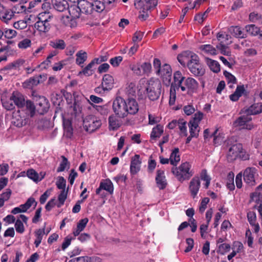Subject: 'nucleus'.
Wrapping results in <instances>:
<instances>
[{
  "instance_id": "f257e3e1",
  "label": "nucleus",
  "mask_w": 262,
  "mask_h": 262,
  "mask_svg": "<svg viewBox=\"0 0 262 262\" xmlns=\"http://www.w3.org/2000/svg\"><path fill=\"white\" fill-rule=\"evenodd\" d=\"M113 108L118 117L123 118L128 114H136L139 111V105L135 99L128 98L125 100L121 97H117L114 100Z\"/></svg>"
},
{
  "instance_id": "f03ea898",
  "label": "nucleus",
  "mask_w": 262,
  "mask_h": 262,
  "mask_svg": "<svg viewBox=\"0 0 262 262\" xmlns=\"http://www.w3.org/2000/svg\"><path fill=\"white\" fill-rule=\"evenodd\" d=\"M191 165L187 162L182 163L178 167H172L171 171L180 182L188 180L193 174L191 170Z\"/></svg>"
},
{
  "instance_id": "7ed1b4c3",
  "label": "nucleus",
  "mask_w": 262,
  "mask_h": 262,
  "mask_svg": "<svg viewBox=\"0 0 262 262\" xmlns=\"http://www.w3.org/2000/svg\"><path fill=\"white\" fill-rule=\"evenodd\" d=\"M161 83L158 79H150L146 83L145 90L149 99L152 101L158 99L161 94Z\"/></svg>"
},
{
  "instance_id": "20e7f679",
  "label": "nucleus",
  "mask_w": 262,
  "mask_h": 262,
  "mask_svg": "<svg viewBox=\"0 0 262 262\" xmlns=\"http://www.w3.org/2000/svg\"><path fill=\"white\" fill-rule=\"evenodd\" d=\"M78 4L81 13L91 14L94 17L98 16V1L90 2L87 0H80Z\"/></svg>"
},
{
  "instance_id": "39448f33",
  "label": "nucleus",
  "mask_w": 262,
  "mask_h": 262,
  "mask_svg": "<svg viewBox=\"0 0 262 262\" xmlns=\"http://www.w3.org/2000/svg\"><path fill=\"white\" fill-rule=\"evenodd\" d=\"M188 68L190 72L195 76H202L205 74V69L200 63L199 58L196 54L191 56Z\"/></svg>"
},
{
  "instance_id": "423d86ee",
  "label": "nucleus",
  "mask_w": 262,
  "mask_h": 262,
  "mask_svg": "<svg viewBox=\"0 0 262 262\" xmlns=\"http://www.w3.org/2000/svg\"><path fill=\"white\" fill-rule=\"evenodd\" d=\"M130 68L138 76H148L151 71V64L149 62H144L142 64L132 65Z\"/></svg>"
},
{
  "instance_id": "0eeeda50",
  "label": "nucleus",
  "mask_w": 262,
  "mask_h": 262,
  "mask_svg": "<svg viewBox=\"0 0 262 262\" xmlns=\"http://www.w3.org/2000/svg\"><path fill=\"white\" fill-rule=\"evenodd\" d=\"M171 73V67L168 64H163L161 68L156 71L157 75L162 78L163 83L166 86H169L170 83Z\"/></svg>"
},
{
  "instance_id": "6e6552de",
  "label": "nucleus",
  "mask_w": 262,
  "mask_h": 262,
  "mask_svg": "<svg viewBox=\"0 0 262 262\" xmlns=\"http://www.w3.org/2000/svg\"><path fill=\"white\" fill-rule=\"evenodd\" d=\"M252 117L246 114L238 117L234 124L235 126H238L241 128L251 130L254 127V125L250 123Z\"/></svg>"
},
{
  "instance_id": "1a4fd4ad",
  "label": "nucleus",
  "mask_w": 262,
  "mask_h": 262,
  "mask_svg": "<svg viewBox=\"0 0 262 262\" xmlns=\"http://www.w3.org/2000/svg\"><path fill=\"white\" fill-rule=\"evenodd\" d=\"M46 15V12L41 13L39 14L38 19L34 25L35 28L39 32L46 33L50 29L49 20L48 18L43 19L42 17Z\"/></svg>"
},
{
  "instance_id": "9d476101",
  "label": "nucleus",
  "mask_w": 262,
  "mask_h": 262,
  "mask_svg": "<svg viewBox=\"0 0 262 262\" xmlns=\"http://www.w3.org/2000/svg\"><path fill=\"white\" fill-rule=\"evenodd\" d=\"M242 149V144L241 143H236L230 146L227 154L228 161L231 162L235 160L238 157Z\"/></svg>"
},
{
  "instance_id": "9b49d317",
  "label": "nucleus",
  "mask_w": 262,
  "mask_h": 262,
  "mask_svg": "<svg viewBox=\"0 0 262 262\" xmlns=\"http://www.w3.org/2000/svg\"><path fill=\"white\" fill-rule=\"evenodd\" d=\"M36 107L38 113L43 115L48 112L50 103L46 97L39 96L36 100Z\"/></svg>"
},
{
  "instance_id": "f8f14e48",
  "label": "nucleus",
  "mask_w": 262,
  "mask_h": 262,
  "mask_svg": "<svg viewBox=\"0 0 262 262\" xmlns=\"http://www.w3.org/2000/svg\"><path fill=\"white\" fill-rule=\"evenodd\" d=\"M226 38L227 40L230 38V36L225 33L221 34L218 33L217 35V38L220 41V43L216 45V48L220 50L222 54L225 55H230V52L228 50V45H226L224 40H222V38Z\"/></svg>"
},
{
  "instance_id": "ddd939ff",
  "label": "nucleus",
  "mask_w": 262,
  "mask_h": 262,
  "mask_svg": "<svg viewBox=\"0 0 262 262\" xmlns=\"http://www.w3.org/2000/svg\"><path fill=\"white\" fill-rule=\"evenodd\" d=\"M256 169L253 167L247 168L243 174L244 182L250 186H253L255 184V175Z\"/></svg>"
},
{
  "instance_id": "4468645a",
  "label": "nucleus",
  "mask_w": 262,
  "mask_h": 262,
  "mask_svg": "<svg viewBox=\"0 0 262 262\" xmlns=\"http://www.w3.org/2000/svg\"><path fill=\"white\" fill-rule=\"evenodd\" d=\"M73 95L75 100L73 106H72L73 109L72 115L74 116V117L77 118L78 120H81L85 123V120L83 119V116L81 115L82 107L77 99L78 95L76 93H74Z\"/></svg>"
},
{
  "instance_id": "2eb2a0df",
  "label": "nucleus",
  "mask_w": 262,
  "mask_h": 262,
  "mask_svg": "<svg viewBox=\"0 0 262 262\" xmlns=\"http://www.w3.org/2000/svg\"><path fill=\"white\" fill-rule=\"evenodd\" d=\"M141 163L139 155H135L132 158L130 165V172L132 175H135L140 171Z\"/></svg>"
},
{
  "instance_id": "dca6fc26",
  "label": "nucleus",
  "mask_w": 262,
  "mask_h": 262,
  "mask_svg": "<svg viewBox=\"0 0 262 262\" xmlns=\"http://www.w3.org/2000/svg\"><path fill=\"white\" fill-rule=\"evenodd\" d=\"M184 86L187 90L188 94L196 92L199 86L198 82L193 78L188 77L184 81Z\"/></svg>"
},
{
  "instance_id": "f3484780",
  "label": "nucleus",
  "mask_w": 262,
  "mask_h": 262,
  "mask_svg": "<svg viewBox=\"0 0 262 262\" xmlns=\"http://www.w3.org/2000/svg\"><path fill=\"white\" fill-rule=\"evenodd\" d=\"M173 78L174 82L171 83V86H173L174 88H177V90L180 88L183 92L186 91V88L182 85L183 81L185 80V77L182 76L181 72H176L174 73Z\"/></svg>"
},
{
  "instance_id": "a211bd4d",
  "label": "nucleus",
  "mask_w": 262,
  "mask_h": 262,
  "mask_svg": "<svg viewBox=\"0 0 262 262\" xmlns=\"http://www.w3.org/2000/svg\"><path fill=\"white\" fill-rule=\"evenodd\" d=\"M250 203L254 202L257 205H259L258 208V211L259 215H261L262 216V192L255 191L254 192L250 194Z\"/></svg>"
},
{
  "instance_id": "6ab92c4d",
  "label": "nucleus",
  "mask_w": 262,
  "mask_h": 262,
  "mask_svg": "<svg viewBox=\"0 0 262 262\" xmlns=\"http://www.w3.org/2000/svg\"><path fill=\"white\" fill-rule=\"evenodd\" d=\"M201 182L198 177H193L189 183V189L191 196L194 198L199 190Z\"/></svg>"
},
{
  "instance_id": "aec40b11",
  "label": "nucleus",
  "mask_w": 262,
  "mask_h": 262,
  "mask_svg": "<svg viewBox=\"0 0 262 262\" xmlns=\"http://www.w3.org/2000/svg\"><path fill=\"white\" fill-rule=\"evenodd\" d=\"M243 112L249 116L260 113L262 112V103H254L248 107H245Z\"/></svg>"
},
{
  "instance_id": "412c9836",
  "label": "nucleus",
  "mask_w": 262,
  "mask_h": 262,
  "mask_svg": "<svg viewBox=\"0 0 262 262\" xmlns=\"http://www.w3.org/2000/svg\"><path fill=\"white\" fill-rule=\"evenodd\" d=\"M156 181L157 185L160 189H164L166 188L167 183L163 170H158L157 171Z\"/></svg>"
},
{
  "instance_id": "4be33fe9",
  "label": "nucleus",
  "mask_w": 262,
  "mask_h": 262,
  "mask_svg": "<svg viewBox=\"0 0 262 262\" xmlns=\"http://www.w3.org/2000/svg\"><path fill=\"white\" fill-rule=\"evenodd\" d=\"M10 101H13L18 108H22L25 106V100L24 96L18 92L12 93L10 97Z\"/></svg>"
},
{
  "instance_id": "5701e85b",
  "label": "nucleus",
  "mask_w": 262,
  "mask_h": 262,
  "mask_svg": "<svg viewBox=\"0 0 262 262\" xmlns=\"http://www.w3.org/2000/svg\"><path fill=\"white\" fill-rule=\"evenodd\" d=\"M114 84L113 77L109 74H105L103 76L101 83L102 89L104 91H108L112 89Z\"/></svg>"
},
{
  "instance_id": "b1692460",
  "label": "nucleus",
  "mask_w": 262,
  "mask_h": 262,
  "mask_svg": "<svg viewBox=\"0 0 262 262\" xmlns=\"http://www.w3.org/2000/svg\"><path fill=\"white\" fill-rule=\"evenodd\" d=\"M193 54V53L190 52L185 51L178 55L177 59L181 65L184 67L187 65L188 67V63L190 61V59H191V56Z\"/></svg>"
},
{
  "instance_id": "393cba45",
  "label": "nucleus",
  "mask_w": 262,
  "mask_h": 262,
  "mask_svg": "<svg viewBox=\"0 0 262 262\" xmlns=\"http://www.w3.org/2000/svg\"><path fill=\"white\" fill-rule=\"evenodd\" d=\"M52 4L54 8L59 12H63L68 9L69 6L66 0H52Z\"/></svg>"
},
{
  "instance_id": "a878e982",
  "label": "nucleus",
  "mask_w": 262,
  "mask_h": 262,
  "mask_svg": "<svg viewBox=\"0 0 262 262\" xmlns=\"http://www.w3.org/2000/svg\"><path fill=\"white\" fill-rule=\"evenodd\" d=\"M157 0H143L139 3V6L143 8V10H150L157 5Z\"/></svg>"
},
{
  "instance_id": "bb28decb",
  "label": "nucleus",
  "mask_w": 262,
  "mask_h": 262,
  "mask_svg": "<svg viewBox=\"0 0 262 262\" xmlns=\"http://www.w3.org/2000/svg\"><path fill=\"white\" fill-rule=\"evenodd\" d=\"M68 9L70 14L72 17L74 18H79L81 12L78 3L77 5L69 6Z\"/></svg>"
},
{
  "instance_id": "cd10ccee",
  "label": "nucleus",
  "mask_w": 262,
  "mask_h": 262,
  "mask_svg": "<svg viewBox=\"0 0 262 262\" xmlns=\"http://www.w3.org/2000/svg\"><path fill=\"white\" fill-rule=\"evenodd\" d=\"M199 48L201 51L208 55H215L217 54L216 48L211 45H201Z\"/></svg>"
},
{
  "instance_id": "c85d7f7f",
  "label": "nucleus",
  "mask_w": 262,
  "mask_h": 262,
  "mask_svg": "<svg viewBox=\"0 0 262 262\" xmlns=\"http://www.w3.org/2000/svg\"><path fill=\"white\" fill-rule=\"evenodd\" d=\"M49 45L54 49L60 50L64 49L66 47L64 41L60 39H56L50 41Z\"/></svg>"
},
{
  "instance_id": "c756f323",
  "label": "nucleus",
  "mask_w": 262,
  "mask_h": 262,
  "mask_svg": "<svg viewBox=\"0 0 262 262\" xmlns=\"http://www.w3.org/2000/svg\"><path fill=\"white\" fill-rule=\"evenodd\" d=\"M63 126L66 136L71 137L73 135V128L72 126V122L69 119H63Z\"/></svg>"
},
{
  "instance_id": "7c9ffc66",
  "label": "nucleus",
  "mask_w": 262,
  "mask_h": 262,
  "mask_svg": "<svg viewBox=\"0 0 262 262\" xmlns=\"http://www.w3.org/2000/svg\"><path fill=\"white\" fill-rule=\"evenodd\" d=\"M231 33L236 38H244L247 37L246 34L238 26H232L230 28Z\"/></svg>"
},
{
  "instance_id": "2f4dec72",
  "label": "nucleus",
  "mask_w": 262,
  "mask_h": 262,
  "mask_svg": "<svg viewBox=\"0 0 262 262\" xmlns=\"http://www.w3.org/2000/svg\"><path fill=\"white\" fill-rule=\"evenodd\" d=\"M206 62L212 72L217 73L220 71V65L217 61L206 58Z\"/></svg>"
},
{
  "instance_id": "473e14b6",
  "label": "nucleus",
  "mask_w": 262,
  "mask_h": 262,
  "mask_svg": "<svg viewBox=\"0 0 262 262\" xmlns=\"http://www.w3.org/2000/svg\"><path fill=\"white\" fill-rule=\"evenodd\" d=\"M170 164L173 166H176L178 163L180 161L179 155V149L175 148L170 154L169 158Z\"/></svg>"
},
{
  "instance_id": "72a5a7b5",
  "label": "nucleus",
  "mask_w": 262,
  "mask_h": 262,
  "mask_svg": "<svg viewBox=\"0 0 262 262\" xmlns=\"http://www.w3.org/2000/svg\"><path fill=\"white\" fill-rule=\"evenodd\" d=\"M245 91L244 85H238L237 86L235 91L230 96V99L233 101H236L244 93Z\"/></svg>"
},
{
  "instance_id": "f704fd0d",
  "label": "nucleus",
  "mask_w": 262,
  "mask_h": 262,
  "mask_svg": "<svg viewBox=\"0 0 262 262\" xmlns=\"http://www.w3.org/2000/svg\"><path fill=\"white\" fill-rule=\"evenodd\" d=\"M13 124L18 127H21L24 126L27 122V121L25 118H24V117H22L17 114H15L13 116Z\"/></svg>"
},
{
  "instance_id": "c9c22d12",
  "label": "nucleus",
  "mask_w": 262,
  "mask_h": 262,
  "mask_svg": "<svg viewBox=\"0 0 262 262\" xmlns=\"http://www.w3.org/2000/svg\"><path fill=\"white\" fill-rule=\"evenodd\" d=\"M101 189L105 190L110 193L113 192V185L112 182L109 180H105L102 181L99 186V192Z\"/></svg>"
},
{
  "instance_id": "e433bc0d",
  "label": "nucleus",
  "mask_w": 262,
  "mask_h": 262,
  "mask_svg": "<svg viewBox=\"0 0 262 262\" xmlns=\"http://www.w3.org/2000/svg\"><path fill=\"white\" fill-rule=\"evenodd\" d=\"M163 132V126L158 124L156 127L152 128V132L150 134V138L151 139H156L159 138Z\"/></svg>"
},
{
  "instance_id": "4c0bfd02",
  "label": "nucleus",
  "mask_w": 262,
  "mask_h": 262,
  "mask_svg": "<svg viewBox=\"0 0 262 262\" xmlns=\"http://www.w3.org/2000/svg\"><path fill=\"white\" fill-rule=\"evenodd\" d=\"M45 234V228L39 229L35 231L36 239L34 241V244L36 247H38L41 242L43 235Z\"/></svg>"
},
{
  "instance_id": "58836bf2",
  "label": "nucleus",
  "mask_w": 262,
  "mask_h": 262,
  "mask_svg": "<svg viewBox=\"0 0 262 262\" xmlns=\"http://www.w3.org/2000/svg\"><path fill=\"white\" fill-rule=\"evenodd\" d=\"M109 127L110 129L117 130L121 125L120 122L115 117L110 116L108 118Z\"/></svg>"
},
{
  "instance_id": "ea45409f",
  "label": "nucleus",
  "mask_w": 262,
  "mask_h": 262,
  "mask_svg": "<svg viewBox=\"0 0 262 262\" xmlns=\"http://www.w3.org/2000/svg\"><path fill=\"white\" fill-rule=\"evenodd\" d=\"M61 158L62 159V161L57 169V172H58L63 171L66 168L69 169L70 166V163L65 156H61Z\"/></svg>"
},
{
  "instance_id": "a19ab883",
  "label": "nucleus",
  "mask_w": 262,
  "mask_h": 262,
  "mask_svg": "<svg viewBox=\"0 0 262 262\" xmlns=\"http://www.w3.org/2000/svg\"><path fill=\"white\" fill-rule=\"evenodd\" d=\"M98 63V58H96L93 60L82 71V73L86 76H90L93 74L92 68L95 64Z\"/></svg>"
},
{
  "instance_id": "79ce46f5",
  "label": "nucleus",
  "mask_w": 262,
  "mask_h": 262,
  "mask_svg": "<svg viewBox=\"0 0 262 262\" xmlns=\"http://www.w3.org/2000/svg\"><path fill=\"white\" fill-rule=\"evenodd\" d=\"M68 190L69 188H67V190H62L60 191V193L58 196V203L56 204L58 208H60L63 205L64 202L67 198Z\"/></svg>"
},
{
  "instance_id": "37998d69",
  "label": "nucleus",
  "mask_w": 262,
  "mask_h": 262,
  "mask_svg": "<svg viewBox=\"0 0 262 262\" xmlns=\"http://www.w3.org/2000/svg\"><path fill=\"white\" fill-rule=\"evenodd\" d=\"M27 175L29 178L34 182L40 181L43 179V176L39 177V174L33 169L28 170Z\"/></svg>"
},
{
  "instance_id": "c03bdc74",
  "label": "nucleus",
  "mask_w": 262,
  "mask_h": 262,
  "mask_svg": "<svg viewBox=\"0 0 262 262\" xmlns=\"http://www.w3.org/2000/svg\"><path fill=\"white\" fill-rule=\"evenodd\" d=\"M76 56L77 57L76 62L78 65L83 63L87 59L86 53L82 50L78 51Z\"/></svg>"
},
{
  "instance_id": "a18cd8bd",
  "label": "nucleus",
  "mask_w": 262,
  "mask_h": 262,
  "mask_svg": "<svg viewBox=\"0 0 262 262\" xmlns=\"http://www.w3.org/2000/svg\"><path fill=\"white\" fill-rule=\"evenodd\" d=\"M246 32L251 35L255 36L260 32V29L255 25H249L245 27Z\"/></svg>"
},
{
  "instance_id": "49530a36",
  "label": "nucleus",
  "mask_w": 262,
  "mask_h": 262,
  "mask_svg": "<svg viewBox=\"0 0 262 262\" xmlns=\"http://www.w3.org/2000/svg\"><path fill=\"white\" fill-rule=\"evenodd\" d=\"M188 126L189 127L190 134H192L195 136L198 137L199 132V124L194 122L193 123L189 122Z\"/></svg>"
},
{
  "instance_id": "de8ad7c7",
  "label": "nucleus",
  "mask_w": 262,
  "mask_h": 262,
  "mask_svg": "<svg viewBox=\"0 0 262 262\" xmlns=\"http://www.w3.org/2000/svg\"><path fill=\"white\" fill-rule=\"evenodd\" d=\"M178 126L180 130L181 135L184 136H187L186 122L183 120H179Z\"/></svg>"
},
{
  "instance_id": "09e8293b",
  "label": "nucleus",
  "mask_w": 262,
  "mask_h": 262,
  "mask_svg": "<svg viewBox=\"0 0 262 262\" xmlns=\"http://www.w3.org/2000/svg\"><path fill=\"white\" fill-rule=\"evenodd\" d=\"M176 90H177V89L174 88L173 86H170L169 101V104L170 105H173L175 103L176 99Z\"/></svg>"
},
{
  "instance_id": "8fccbe9b",
  "label": "nucleus",
  "mask_w": 262,
  "mask_h": 262,
  "mask_svg": "<svg viewBox=\"0 0 262 262\" xmlns=\"http://www.w3.org/2000/svg\"><path fill=\"white\" fill-rule=\"evenodd\" d=\"M227 187L230 190H233L235 188L234 184V174L233 173H230L228 176Z\"/></svg>"
},
{
  "instance_id": "3c124183",
  "label": "nucleus",
  "mask_w": 262,
  "mask_h": 262,
  "mask_svg": "<svg viewBox=\"0 0 262 262\" xmlns=\"http://www.w3.org/2000/svg\"><path fill=\"white\" fill-rule=\"evenodd\" d=\"M17 32L15 30L11 29H5L3 31V35L6 38L11 39L16 36Z\"/></svg>"
},
{
  "instance_id": "603ef678",
  "label": "nucleus",
  "mask_w": 262,
  "mask_h": 262,
  "mask_svg": "<svg viewBox=\"0 0 262 262\" xmlns=\"http://www.w3.org/2000/svg\"><path fill=\"white\" fill-rule=\"evenodd\" d=\"M56 184L58 189H62V190H65L66 180L63 177H59Z\"/></svg>"
},
{
  "instance_id": "864d4df0",
  "label": "nucleus",
  "mask_w": 262,
  "mask_h": 262,
  "mask_svg": "<svg viewBox=\"0 0 262 262\" xmlns=\"http://www.w3.org/2000/svg\"><path fill=\"white\" fill-rule=\"evenodd\" d=\"M219 252L221 254H224L225 253L229 252L230 250V245L228 244L223 243L220 245L218 247Z\"/></svg>"
},
{
  "instance_id": "5fc2aeb1",
  "label": "nucleus",
  "mask_w": 262,
  "mask_h": 262,
  "mask_svg": "<svg viewBox=\"0 0 262 262\" xmlns=\"http://www.w3.org/2000/svg\"><path fill=\"white\" fill-rule=\"evenodd\" d=\"M27 2V0H20V4H18L17 6H15L14 7L15 10V13H22L23 12H25L26 10V7L24 5H20L21 4L26 3Z\"/></svg>"
},
{
  "instance_id": "6e6d98bb",
  "label": "nucleus",
  "mask_w": 262,
  "mask_h": 262,
  "mask_svg": "<svg viewBox=\"0 0 262 262\" xmlns=\"http://www.w3.org/2000/svg\"><path fill=\"white\" fill-rule=\"evenodd\" d=\"M248 221L250 225H254L256 221V213L254 211H249L247 213Z\"/></svg>"
},
{
  "instance_id": "4d7b16f0",
  "label": "nucleus",
  "mask_w": 262,
  "mask_h": 262,
  "mask_svg": "<svg viewBox=\"0 0 262 262\" xmlns=\"http://www.w3.org/2000/svg\"><path fill=\"white\" fill-rule=\"evenodd\" d=\"M183 111L185 114L189 116L194 113L195 109L193 105L188 104L184 106Z\"/></svg>"
},
{
  "instance_id": "13d9d810",
  "label": "nucleus",
  "mask_w": 262,
  "mask_h": 262,
  "mask_svg": "<svg viewBox=\"0 0 262 262\" xmlns=\"http://www.w3.org/2000/svg\"><path fill=\"white\" fill-rule=\"evenodd\" d=\"M148 10H143V8L140 7L139 13L140 14L138 16L139 18L143 21L146 20L149 16Z\"/></svg>"
},
{
  "instance_id": "bf43d9fd",
  "label": "nucleus",
  "mask_w": 262,
  "mask_h": 262,
  "mask_svg": "<svg viewBox=\"0 0 262 262\" xmlns=\"http://www.w3.org/2000/svg\"><path fill=\"white\" fill-rule=\"evenodd\" d=\"M224 75L226 77V78L227 79L228 81V84L232 83L234 84L236 83V79L230 73L227 72V71H224Z\"/></svg>"
},
{
  "instance_id": "052dcab7",
  "label": "nucleus",
  "mask_w": 262,
  "mask_h": 262,
  "mask_svg": "<svg viewBox=\"0 0 262 262\" xmlns=\"http://www.w3.org/2000/svg\"><path fill=\"white\" fill-rule=\"evenodd\" d=\"M31 44V40L28 38H25L18 43V47L20 49H26L30 47Z\"/></svg>"
},
{
  "instance_id": "680f3d73",
  "label": "nucleus",
  "mask_w": 262,
  "mask_h": 262,
  "mask_svg": "<svg viewBox=\"0 0 262 262\" xmlns=\"http://www.w3.org/2000/svg\"><path fill=\"white\" fill-rule=\"evenodd\" d=\"M15 228L16 231L18 233H22L24 232V226L22 222L19 219H17L15 223Z\"/></svg>"
},
{
  "instance_id": "e2e57ef3",
  "label": "nucleus",
  "mask_w": 262,
  "mask_h": 262,
  "mask_svg": "<svg viewBox=\"0 0 262 262\" xmlns=\"http://www.w3.org/2000/svg\"><path fill=\"white\" fill-rule=\"evenodd\" d=\"M203 114L201 112H196L194 115V117L192 120H191L189 122L193 123H197L198 124H199L200 122L203 118Z\"/></svg>"
},
{
  "instance_id": "0e129e2a",
  "label": "nucleus",
  "mask_w": 262,
  "mask_h": 262,
  "mask_svg": "<svg viewBox=\"0 0 262 262\" xmlns=\"http://www.w3.org/2000/svg\"><path fill=\"white\" fill-rule=\"evenodd\" d=\"M27 26V22L24 20H20L17 22H15L13 27L16 29H23Z\"/></svg>"
},
{
  "instance_id": "69168bd1",
  "label": "nucleus",
  "mask_w": 262,
  "mask_h": 262,
  "mask_svg": "<svg viewBox=\"0 0 262 262\" xmlns=\"http://www.w3.org/2000/svg\"><path fill=\"white\" fill-rule=\"evenodd\" d=\"M25 105L26 108L30 112L31 116H33L35 113V106L33 103L30 100L25 101Z\"/></svg>"
},
{
  "instance_id": "338daca9",
  "label": "nucleus",
  "mask_w": 262,
  "mask_h": 262,
  "mask_svg": "<svg viewBox=\"0 0 262 262\" xmlns=\"http://www.w3.org/2000/svg\"><path fill=\"white\" fill-rule=\"evenodd\" d=\"M144 35V32L141 31H136L133 37V41L136 42L140 41L142 40Z\"/></svg>"
},
{
  "instance_id": "774afa93",
  "label": "nucleus",
  "mask_w": 262,
  "mask_h": 262,
  "mask_svg": "<svg viewBox=\"0 0 262 262\" xmlns=\"http://www.w3.org/2000/svg\"><path fill=\"white\" fill-rule=\"evenodd\" d=\"M88 222V219L87 218H84L83 219H81L79 221V222L77 223V228H78V230L83 231L86 225Z\"/></svg>"
}]
</instances>
